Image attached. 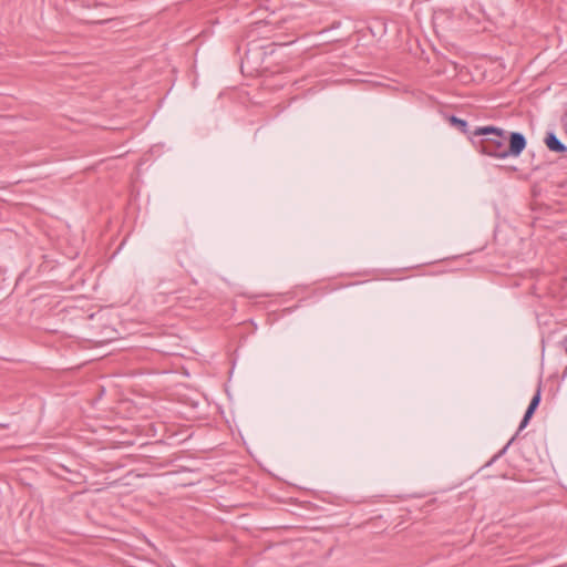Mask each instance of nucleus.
Segmentation results:
<instances>
[{"label":"nucleus","instance_id":"6","mask_svg":"<svg viewBox=\"0 0 567 567\" xmlns=\"http://www.w3.org/2000/svg\"><path fill=\"white\" fill-rule=\"evenodd\" d=\"M540 400H542V383L539 382L537 385L536 392L533 395L528 405L530 408H533L534 410H537V408L539 406Z\"/></svg>","mask_w":567,"mask_h":567},{"label":"nucleus","instance_id":"10","mask_svg":"<svg viewBox=\"0 0 567 567\" xmlns=\"http://www.w3.org/2000/svg\"><path fill=\"white\" fill-rule=\"evenodd\" d=\"M563 346H564V349H565V351L567 353V337L564 339Z\"/></svg>","mask_w":567,"mask_h":567},{"label":"nucleus","instance_id":"2","mask_svg":"<svg viewBox=\"0 0 567 567\" xmlns=\"http://www.w3.org/2000/svg\"><path fill=\"white\" fill-rule=\"evenodd\" d=\"M449 122L453 127H455L461 133L466 135L468 137V140L474 144L475 140L478 136L474 135V130L473 131L470 130V126H468V123L466 120L460 118L455 115H451V116H449Z\"/></svg>","mask_w":567,"mask_h":567},{"label":"nucleus","instance_id":"9","mask_svg":"<svg viewBox=\"0 0 567 567\" xmlns=\"http://www.w3.org/2000/svg\"><path fill=\"white\" fill-rule=\"evenodd\" d=\"M267 25H268V22H264V21L256 22V28L257 29H260V28H264V27H267Z\"/></svg>","mask_w":567,"mask_h":567},{"label":"nucleus","instance_id":"11","mask_svg":"<svg viewBox=\"0 0 567 567\" xmlns=\"http://www.w3.org/2000/svg\"><path fill=\"white\" fill-rule=\"evenodd\" d=\"M565 373H567V367H566Z\"/></svg>","mask_w":567,"mask_h":567},{"label":"nucleus","instance_id":"5","mask_svg":"<svg viewBox=\"0 0 567 567\" xmlns=\"http://www.w3.org/2000/svg\"><path fill=\"white\" fill-rule=\"evenodd\" d=\"M177 258H178V262H179L181 267H183V268H187V267L194 265V262H195L193 260V258L189 256L188 247L186 245H184L183 248L177 250Z\"/></svg>","mask_w":567,"mask_h":567},{"label":"nucleus","instance_id":"1","mask_svg":"<svg viewBox=\"0 0 567 567\" xmlns=\"http://www.w3.org/2000/svg\"><path fill=\"white\" fill-rule=\"evenodd\" d=\"M474 135L478 136L474 142L475 150L495 158L518 157L527 145L523 133H507L494 125L476 126Z\"/></svg>","mask_w":567,"mask_h":567},{"label":"nucleus","instance_id":"4","mask_svg":"<svg viewBox=\"0 0 567 567\" xmlns=\"http://www.w3.org/2000/svg\"><path fill=\"white\" fill-rule=\"evenodd\" d=\"M530 416H527V415H524L520 423H519V426H518V431L516 432V434L506 443V445L499 450L492 458L491 461L486 464V466H489L491 464H493L495 461H497L499 457H502L506 451L508 450V447L512 445V443L515 441L516 436L518 435V432L524 430L529 421H530Z\"/></svg>","mask_w":567,"mask_h":567},{"label":"nucleus","instance_id":"8","mask_svg":"<svg viewBox=\"0 0 567 567\" xmlns=\"http://www.w3.org/2000/svg\"><path fill=\"white\" fill-rule=\"evenodd\" d=\"M536 410H534L533 408H530L529 405L527 406L524 415H527V416H530L533 417L534 413H535Z\"/></svg>","mask_w":567,"mask_h":567},{"label":"nucleus","instance_id":"3","mask_svg":"<svg viewBox=\"0 0 567 567\" xmlns=\"http://www.w3.org/2000/svg\"><path fill=\"white\" fill-rule=\"evenodd\" d=\"M544 143L550 152L564 154L567 152V146L557 137L554 132H547Z\"/></svg>","mask_w":567,"mask_h":567},{"label":"nucleus","instance_id":"7","mask_svg":"<svg viewBox=\"0 0 567 567\" xmlns=\"http://www.w3.org/2000/svg\"><path fill=\"white\" fill-rule=\"evenodd\" d=\"M561 125H563L565 132L567 133V112L561 117Z\"/></svg>","mask_w":567,"mask_h":567}]
</instances>
